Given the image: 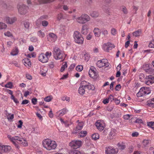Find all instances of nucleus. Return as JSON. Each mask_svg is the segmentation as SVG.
<instances>
[{"label": "nucleus", "instance_id": "obj_45", "mask_svg": "<svg viewBox=\"0 0 154 154\" xmlns=\"http://www.w3.org/2000/svg\"><path fill=\"white\" fill-rule=\"evenodd\" d=\"M110 132V130L109 129H105L103 132V134L104 135H106L107 134H109Z\"/></svg>", "mask_w": 154, "mask_h": 154}, {"label": "nucleus", "instance_id": "obj_52", "mask_svg": "<svg viewBox=\"0 0 154 154\" xmlns=\"http://www.w3.org/2000/svg\"><path fill=\"white\" fill-rule=\"evenodd\" d=\"M5 87L7 88H12V85L11 82H9L5 85Z\"/></svg>", "mask_w": 154, "mask_h": 154}, {"label": "nucleus", "instance_id": "obj_39", "mask_svg": "<svg viewBox=\"0 0 154 154\" xmlns=\"http://www.w3.org/2000/svg\"><path fill=\"white\" fill-rule=\"evenodd\" d=\"M104 11L108 15H109L110 13V9L107 7H105L104 8Z\"/></svg>", "mask_w": 154, "mask_h": 154}, {"label": "nucleus", "instance_id": "obj_42", "mask_svg": "<svg viewBox=\"0 0 154 154\" xmlns=\"http://www.w3.org/2000/svg\"><path fill=\"white\" fill-rule=\"evenodd\" d=\"M87 134V132L86 131H82L80 133V137H85Z\"/></svg>", "mask_w": 154, "mask_h": 154}, {"label": "nucleus", "instance_id": "obj_14", "mask_svg": "<svg viewBox=\"0 0 154 154\" xmlns=\"http://www.w3.org/2000/svg\"><path fill=\"white\" fill-rule=\"evenodd\" d=\"M11 149V147L10 146L0 145V150H1L2 152H8Z\"/></svg>", "mask_w": 154, "mask_h": 154}, {"label": "nucleus", "instance_id": "obj_8", "mask_svg": "<svg viewBox=\"0 0 154 154\" xmlns=\"http://www.w3.org/2000/svg\"><path fill=\"white\" fill-rule=\"evenodd\" d=\"M145 83L148 85L152 84L154 83V77L149 75L147 76L144 79Z\"/></svg>", "mask_w": 154, "mask_h": 154}, {"label": "nucleus", "instance_id": "obj_46", "mask_svg": "<svg viewBox=\"0 0 154 154\" xmlns=\"http://www.w3.org/2000/svg\"><path fill=\"white\" fill-rule=\"evenodd\" d=\"M122 11L123 12L124 14H127L128 13V10H127V8L125 6H122Z\"/></svg>", "mask_w": 154, "mask_h": 154}, {"label": "nucleus", "instance_id": "obj_64", "mask_svg": "<svg viewBox=\"0 0 154 154\" xmlns=\"http://www.w3.org/2000/svg\"><path fill=\"white\" fill-rule=\"evenodd\" d=\"M29 102V101L28 100H25L23 101L21 104L24 105V104H26L28 103Z\"/></svg>", "mask_w": 154, "mask_h": 154}, {"label": "nucleus", "instance_id": "obj_27", "mask_svg": "<svg viewBox=\"0 0 154 154\" xmlns=\"http://www.w3.org/2000/svg\"><path fill=\"white\" fill-rule=\"evenodd\" d=\"M142 33V31L141 29H138L133 32V35L135 37L140 36Z\"/></svg>", "mask_w": 154, "mask_h": 154}, {"label": "nucleus", "instance_id": "obj_1", "mask_svg": "<svg viewBox=\"0 0 154 154\" xmlns=\"http://www.w3.org/2000/svg\"><path fill=\"white\" fill-rule=\"evenodd\" d=\"M53 54L56 60H61V61H62L65 59V57H63V54L61 53L60 50L58 48H54Z\"/></svg>", "mask_w": 154, "mask_h": 154}, {"label": "nucleus", "instance_id": "obj_22", "mask_svg": "<svg viewBox=\"0 0 154 154\" xmlns=\"http://www.w3.org/2000/svg\"><path fill=\"white\" fill-rule=\"evenodd\" d=\"M93 32L95 36L96 37H99L100 35L101 32L100 29L97 28H94Z\"/></svg>", "mask_w": 154, "mask_h": 154}, {"label": "nucleus", "instance_id": "obj_11", "mask_svg": "<svg viewBox=\"0 0 154 154\" xmlns=\"http://www.w3.org/2000/svg\"><path fill=\"white\" fill-rule=\"evenodd\" d=\"M105 150L106 154H114L118 152V149H115L112 147H108L106 148Z\"/></svg>", "mask_w": 154, "mask_h": 154}, {"label": "nucleus", "instance_id": "obj_57", "mask_svg": "<svg viewBox=\"0 0 154 154\" xmlns=\"http://www.w3.org/2000/svg\"><path fill=\"white\" fill-rule=\"evenodd\" d=\"M30 40L32 42H35L37 41L38 39L36 37H33L31 38Z\"/></svg>", "mask_w": 154, "mask_h": 154}, {"label": "nucleus", "instance_id": "obj_28", "mask_svg": "<svg viewBox=\"0 0 154 154\" xmlns=\"http://www.w3.org/2000/svg\"><path fill=\"white\" fill-rule=\"evenodd\" d=\"M85 87H84V85H82L81 87H80L79 88V93L81 95H83L85 93Z\"/></svg>", "mask_w": 154, "mask_h": 154}, {"label": "nucleus", "instance_id": "obj_24", "mask_svg": "<svg viewBox=\"0 0 154 154\" xmlns=\"http://www.w3.org/2000/svg\"><path fill=\"white\" fill-rule=\"evenodd\" d=\"M55 0H38L39 4H44L52 2Z\"/></svg>", "mask_w": 154, "mask_h": 154}, {"label": "nucleus", "instance_id": "obj_6", "mask_svg": "<svg viewBox=\"0 0 154 154\" xmlns=\"http://www.w3.org/2000/svg\"><path fill=\"white\" fill-rule=\"evenodd\" d=\"M97 66L101 68L105 66V67H107L109 65V63L107 62V60L103 59L102 60H98L97 63Z\"/></svg>", "mask_w": 154, "mask_h": 154}, {"label": "nucleus", "instance_id": "obj_10", "mask_svg": "<svg viewBox=\"0 0 154 154\" xmlns=\"http://www.w3.org/2000/svg\"><path fill=\"white\" fill-rule=\"evenodd\" d=\"M14 140H16L19 142V144L22 145L23 146H26L28 145V143L26 140L23 138H20L18 136H15L14 138Z\"/></svg>", "mask_w": 154, "mask_h": 154}, {"label": "nucleus", "instance_id": "obj_19", "mask_svg": "<svg viewBox=\"0 0 154 154\" xmlns=\"http://www.w3.org/2000/svg\"><path fill=\"white\" fill-rule=\"evenodd\" d=\"M2 6L5 9L8 10H12L14 7L12 4H7L5 3H3L2 5Z\"/></svg>", "mask_w": 154, "mask_h": 154}, {"label": "nucleus", "instance_id": "obj_44", "mask_svg": "<svg viewBox=\"0 0 154 154\" xmlns=\"http://www.w3.org/2000/svg\"><path fill=\"white\" fill-rule=\"evenodd\" d=\"M145 76L143 73H140L139 75V78L140 79V80L141 82H143V79H145L144 78Z\"/></svg>", "mask_w": 154, "mask_h": 154}, {"label": "nucleus", "instance_id": "obj_62", "mask_svg": "<svg viewBox=\"0 0 154 154\" xmlns=\"http://www.w3.org/2000/svg\"><path fill=\"white\" fill-rule=\"evenodd\" d=\"M135 123H143V121L141 119H137L135 120Z\"/></svg>", "mask_w": 154, "mask_h": 154}, {"label": "nucleus", "instance_id": "obj_41", "mask_svg": "<svg viewBox=\"0 0 154 154\" xmlns=\"http://www.w3.org/2000/svg\"><path fill=\"white\" fill-rule=\"evenodd\" d=\"M147 105L153 107L154 106V102L151 100V101H148V102Z\"/></svg>", "mask_w": 154, "mask_h": 154}, {"label": "nucleus", "instance_id": "obj_5", "mask_svg": "<svg viewBox=\"0 0 154 154\" xmlns=\"http://www.w3.org/2000/svg\"><path fill=\"white\" fill-rule=\"evenodd\" d=\"M82 141L80 140H74L69 143V146L73 149H77L82 145Z\"/></svg>", "mask_w": 154, "mask_h": 154}, {"label": "nucleus", "instance_id": "obj_9", "mask_svg": "<svg viewBox=\"0 0 154 154\" xmlns=\"http://www.w3.org/2000/svg\"><path fill=\"white\" fill-rule=\"evenodd\" d=\"M95 125L100 131H102L105 128V124L100 120H98L95 123Z\"/></svg>", "mask_w": 154, "mask_h": 154}, {"label": "nucleus", "instance_id": "obj_59", "mask_svg": "<svg viewBox=\"0 0 154 154\" xmlns=\"http://www.w3.org/2000/svg\"><path fill=\"white\" fill-rule=\"evenodd\" d=\"M116 30L114 29V28H112L111 29V33L113 35H114L116 34Z\"/></svg>", "mask_w": 154, "mask_h": 154}, {"label": "nucleus", "instance_id": "obj_3", "mask_svg": "<svg viewBox=\"0 0 154 154\" xmlns=\"http://www.w3.org/2000/svg\"><path fill=\"white\" fill-rule=\"evenodd\" d=\"M151 92L149 88L148 87H143L141 88L138 92L137 94L138 97H142L150 93Z\"/></svg>", "mask_w": 154, "mask_h": 154}, {"label": "nucleus", "instance_id": "obj_49", "mask_svg": "<svg viewBox=\"0 0 154 154\" xmlns=\"http://www.w3.org/2000/svg\"><path fill=\"white\" fill-rule=\"evenodd\" d=\"M44 100L46 102H49L51 100V98L50 96H47L44 99Z\"/></svg>", "mask_w": 154, "mask_h": 154}, {"label": "nucleus", "instance_id": "obj_55", "mask_svg": "<svg viewBox=\"0 0 154 154\" xmlns=\"http://www.w3.org/2000/svg\"><path fill=\"white\" fill-rule=\"evenodd\" d=\"M4 35H5L7 36L8 37H10L11 36H12V34L9 31H8L6 32H5L4 33Z\"/></svg>", "mask_w": 154, "mask_h": 154}, {"label": "nucleus", "instance_id": "obj_58", "mask_svg": "<svg viewBox=\"0 0 154 154\" xmlns=\"http://www.w3.org/2000/svg\"><path fill=\"white\" fill-rule=\"evenodd\" d=\"M62 100L63 101L66 100V101L69 102L70 100V98L69 97H63L62 98Z\"/></svg>", "mask_w": 154, "mask_h": 154}, {"label": "nucleus", "instance_id": "obj_2", "mask_svg": "<svg viewBox=\"0 0 154 154\" xmlns=\"http://www.w3.org/2000/svg\"><path fill=\"white\" fill-rule=\"evenodd\" d=\"M90 18L89 16L86 14H83L80 16L76 18L77 21L79 23L83 24L89 21Z\"/></svg>", "mask_w": 154, "mask_h": 154}, {"label": "nucleus", "instance_id": "obj_51", "mask_svg": "<svg viewBox=\"0 0 154 154\" xmlns=\"http://www.w3.org/2000/svg\"><path fill=\"white\" fill-rule=\"evenodd\" d=\"M118 146L120 149H123L125 148V145L121 144L119 143L118 144Z\"/></svg>", "mask_w": 154, "mask_h": 154}, {"label": "nucleus", "instance_id": "obj_43", "mask_svg": "<svg viewBox=\"0 0 154 154\" xmlns=\"http://www.w3.org/2000/svg\"><path fill=\"white\" fill-rule=\"evenodd\" d=\"M24 27L26 29H28L29 27V23L27 21H25L23 23Z\"/></svg>", "mask_w": 154, "mask_h": 154}, {"label": "nucleus", "instance_id": "obj_38", "mask_svg": "<svg viewBox=\"0 0 154 154\" xmlns=\"http://www.w3.org/2000/svg\"><path fill=\"white\" fill-rule=\"evenodd\" d=\"M83 69V67L82 65H78L76 66V70L79 72H81V71Z\"/></svg>", "mask_w": 154, "mask_h": 154}, {"label": "nucleus", "instance_id": "obj_12", "mask_svg": "<svg viewBox=\"0 0 154 154\" xmlns=\"http://www.w3.org/2000/svg\"><path fill=\"white\" fill-rule=\"evenodd\" d=\"M38 60L43 63L47 62L48 60V58L44 54H40L38 57Z\"/></svg>", "mask_w": 154, "mask_h": 154}, {"label": "nucleus", "instance_id": "obj_21", "mask_svg": "<svg viewBox=\"0 0 154 154\" xmlns=\"http://www.w3.org/2000/svg\"><path fill=\"white\" fill-rule=\"evenodd\" d=\"M23 63H24L26 67H30L31 66V63L29 58H25L23 60Z\"/></svg>", "mask_w": 154, "mask_h": 154}, {"label": "nucleus", "instance_id": "obj_53", "mask_svg": "<svg viewBox=\"0 0 154 154\" xmlns=\"http://www.w3.org/2000/svg\"><path fill=\"white\" fill-rule=\"evenodd\" d=\"M32 102L33 105H35L37 103V99L35 98H32Z\"/></svg>", "mask_w": 154, "mask_h": 154}, {"label": "nucleus", "instance_id": "obj_4", "mask_svg": "<svg viewBox=\"0 0 154 154\" xmlns=\"http://www.w3.org/2000/svg\"><path fill=\"white\" fill-rule=\"evenodd\" d=\"M74 38L75 42L78 44H82L84 41L83 38L82 37L80 33L77 31L74 32Z\"/></svg>", "mask_w": 154, "mask_h": 154}, {"label": "nucleus", "instance_id": "obj_63", "mask_svg": "<svg viewBox=\"0 0 154 154\" xmlns=\"http://www.w3.org/2000/svg\"><path fill=\"white\" fill-rule=\"evenodd\" d=\"M95 70L96 69L93 66H91V68L89 71L93 72L95 73H96L95 71Z\"/></svg>", "mask_w": 154, "mask_h": 154}, {"label": "nucleus", "instance_id": "obj_29", "mask_svg": "<svg viewBox=\"0 0 154 154\" xmlns=\"http://www.w3.org/2000/svg\"><path fill=\"white\" fill-rule=\"evenodd\" d=\"M81 32L82 34L84 35H86L88 33V29L84 25L82 26Z\"/></svg>", "mask_w": 154, "mask_h": 154}, {"label": "nucleus", "instance_id": "obj_50", "mask_svg": "<svg viewBox=\"0 0 154 154\" xmlns=\"http://www.w3.org/2000/svg\"><path fill=\"white\" fill-rule=\"evenodd\" d=\"M11 99L13 100L14 101L15 103H19V102L18 101L17 99L15 98L13 95H11Z\"/></svg>", "mask_w": 154, "mask_h": 154}, {"label": "nucleus", "instance_id": "obj_48", "mask_svg": "<svg viewBox=\"0 0 154 154\" xmlns=\"http://www.w3.org/2000/svg\"><path fill=\"white\" fill-rule=\"evenodd\" d=\"M149 143V141L147 140H144L143 141V144L144 146H146Z\"/></svg>", "mask_w": 154, "mask_h": 154}, {"label": "nucleus", "instance_id": "obj_40", "mask_svg": "<svg viewBox=\"0 0 154 154\" xmlns=\"http://www.w3.org/2000/svg\"><path fill=\"white\" fill-rule=\"evenodd\" d=\"M64 63V64L63 65V66L61 68L60 71L61 72H63V71L65 68L67 67V64L66 62H65Z\"/></svg>", "mask_w": 154, "mask_h": 154}, {"label": "nucleus", "instance_id": "obj_30", "mask_svg": "<svg viewBox=\"0 0 154 154\" xmlns=\"http://www.w3.org/2000/svg\"><path fill=\"white\" fill-rule=\"evenodd\" d=\"M90 15L93 17H97L99 16V13L97 11H92L90 13Z\"/></svg>", "mask_w": 154, "mask_h": 154}, {"label": "nucleus", "instance_id": "obj_18", "mask_svg": "<svg viewBox=\"0 0 154 154\" xmlns=\"http://www.w3.org/2000/svg\"><path fill=\"white\" fill-rule=\"evenodd\" d=\"M108 45H104V49L105 51L108 52L109 50L112 49V48H114L115 46L111 43H108Z\"/></svg>", "mask_w": 154, "mask_h": 154}, {"label": "nucleus", "instance_id": "obj_32", "mask_svg": "<svg viewBox=\"0 0 154 154\" xmlns=\"http://www.w3.org/2000/svg\"><path fill=\"white\" fill-rule=\"evenodd\" d=\"M147 125L154 130V122H147Z\"/></svg>", "mask_w": 154, "mask_h": 154}, {"label": "nucleus", "instance_id": "obj_37", "mask_svg": "<svg viewBox=\"0 0 154 154\" xmlns=\"http://www.w3.org/2000/svg\"><path fill=\"white\" fill-rule=\"evenodd\" d=\"M68 110L64 108L62 110L60 111V113L59 114L60 116H62L65 114L67 112Z\"/></svg>", "mask_w": 154, "mask_h": 154}, {"label": "nucleus", "instance_id": "obj_20", "mask_svg": "<svg viewBox=\"0 0 154 154\" xmlns=\"http://www.w3.org/2000/svg\"><path fill=\"white\" fill-rule=\"evenodd\" d=\"M83 126V124L82 122L79 123L76 127L74 131L73 132V133L74 134L77 133L80 130L82 129Z\"/></svg>", "mask_w": 154, "mask_h": 154}, {"label": "nucleus", "instance_id": "obj_35", "mask_svg": "<svg viewBox=\"0 0 154 154\" xmlns=\"http://www.w3.org/2000/svg\"><path fill=\"white\" fill-rule=\"evenodd\" d=\"M99 135L97 133L94 134L92 135V139L95 140H97L99 138Z\"/></svg>", "mask_w": 154, "mask_h": 154}, {"label": "nucleus", "instance_id": "obj_13", "mask_svg": "<svg viewBox=\"0 0 154 154\" xmlns=\"http://www.w3.org/2000/svg\"><path fill=\"white\" fill-rule=\"evenodd\" d=\"M146 68L144 69V70L149 74H152L154 73V69L152 68V65L150 64H147L146 65Z\"/></svg>", "mask_w": 154, "mask_h": 154}, {"label": "nucleus", "instance_id": "obj_26", "mask_svg": "<svg viewBox=\"0 0 154 154\" xmlns=\"http://www.w3.org/2000/svg\"><path fill=\"white\" fill-rule=\"evenodd\" d=\"M88 85H84V87L87 88L89 90H94L95 88L94 85H91L89 83H88Z\"/></svg>", "mask_w": 154, "mask_h": 154}, {"label": "nucleus", "instance_id": "obj_7", "mask_svg": "<svg viewBox=\"0 0 154 154\" xmlns=\"http://www.w3.org/2000/svg\"><path fill=\"white\" fill-rule=\"evenodd\" d=\"M19 13L21 14H23L26 13L28 7L23 4L18 5L17 6Z\"/></svg>", "mask_w": 154, "mask_h": 154}, {"label": "nucleus", "instance_id": "obj_60", "mask_svg": "<svg viewBox=\"0 0 154 154\" xmlns=\"http://www.w3.org/2000/svg\"><path fill=\"white\" fill-rule=\"evenodd\" d=\"M19 124L17 126V127L19 128H21L22 127L23 122L22 120H20L18 121Z\"/></svg>", "mask_w": 154, "mask_h": 154}, {"label": "nucleus", "instance_id": "obj_23", "mask_svg": "<svg viewBox=\"0 0 154 154\" xmlns=\"http://www.w3.org/2000/svg\"><path fill=\"white\" fill-rule=\"evenodd\" d=\"M57 144L55 141L51 140V142L49 144V147H50L49 149H48V150H50L52 149H54L57 147Z\"/></svg>", "mask_w": 154, "mask_h": 154}, {"label": "nucleus", "instance_id": "obj_34", "mask_svg": "<svg viewBox=\"0 0 154 154\" xmlns=\"http://www.w3.org/2000/svg\"><path fill=\"white\" fill-rule=\"evenodd\" d=\"M115 133V130H114L111 131L110 130V132L109 133V137H108L109 139L110 140L113 138V136H114V134Z\"/></svg>", "mask_w": 154, "mask_h": 154}, {"label": "nucleus", "instance_id": "obj_47", "mask_svg": "<svg viewBox=\"0 0 154 154\" xmlns=\"http://www.w3.org/2000/svg\"><path fill=\"white\" fill-rule=\"evenodd\" d=\"M88 73L90 76L92 78H93L94 76H96V73H95L93 72L90 71H89Z\"/></svg>", "mask_w": 154, "mask_h": 154}, {"label": "nucleus", "instance_id": "obj_25", "mask_svg": "<svg viewBox=\"0 0 154 154\" xmlns=\"http://www.w3.org/2000/svg\"><path fill=\"white\" fill-rule=\"evenodd\" d=\"M15 137H13L12 138H11V141L13 143V144L15 146V147L19 149L18 144H19V142L16 140L13 139L14 138H15Z\"/></svg>", "mask_w": 154, "mask_h": 154}, {"label": "nucleus", "instance_id": "obj_56", "mask_svg": "<svg viewBox=\"0 0 154 154\" xmlns=\"http://www.w3.org/2000/svg\"><path fill=\"white\" fill-rule=\"evenodd\" d=\"M71 154H82L80 152L76 150H74L71 152Z\"/></svg>", "mask_w": 154, "mask_h": 154}, {"label": "nucleus", "instance_id": "obj_36", "mask_svg": "<svg viewBox=\"0 0 154 154\" xmlns=\"http://www.w3.org/2000/svg\"><path fill=\"white\" fill-rule=\"evenodd\" d=\"M7 25L5 23L0 22V30L6 28Z\"/></svg>", "mask_w": 154, "mask_h": 154}, {"label": "nucleus", "instance_id": "obj_17", "mask_svg": "<svg viewBox=\"0 0 154 154\" xmlns=\"http://www.w3.org/2000/svg\"><path fill=\"white\" fill-rule=\"evenodd\" d=\"M57 38V36L55 34L50 33L49 34L48 39V41L54 42L56 40Z\"/></svg>", "mask_w": 154, "mask_h": 154}, {"label": "nucleus", "instance_id": "obj_61", "mask_svg": "<svg viewBox=\"0 0 154 154\" xmlns=\"http://www.w3.org/2000/svg\"><path fill=\"white\" fill-rule=\"evenodd\" d=\"M121 88V86L120 84H119L116 85V88L115 90L116 91H119L120 89Z\"/></svg>", "mask_w": 154, "mask_h": 154}, {"label": "nucleus", "instance_id": "obj_33", "mask_svg": "<svg viewBox=\"0 0 154 154\" xmlns=\"http://www.w3.org/2000/svg\"><path fill=\"white\" fill-rule=\"evenodd\" d=\"M65 18H66L63 16V14L61 13H59L57 15V20L59 21L61 19H64Z\"/></svg>", "mask_w": 154, "mask_h": 154}, {"label": "nucleus", "instance_id": "obj_54", "mask_svg": "<svg viewBox=\"0 0 154 154\" xmlns=\"http://www.w3.org/2000/svg\"><path fill=\"white\" fill-rule=\"evenodd\" d=\"M48 22L45 20L43 21L42 22V24L44 26H47L48 25Z\"/></svg>", "mask_w": 154, "mask_h": 154}, {"label": "nucleus", "instance_id": "obj_31", "mask_svg": "<svg viewBox=\"0 0 154 154\" xmlns=\"http://www.w3.org/2000/svg\"><path fill=\"white\" fill-rule=\"evenodd\" d=\"M18 53V50L17 47H15L14 49H13L11 53V55L14 56L17 55Z\"/></svg>", "mask_w": 154, "mask_h": 154}, {"label": "nucleus", "instance_id": "obj_15", "mask_svg": "<svg viewBox=\"0 0 154 154\" xmlns=\"http://www.w3.org/2000/svg\"><path fill=\"white\" fill-rule=\"evenodd\" d=\"M51 142V140L49 139H46L44 140L43 141V147L47 150L48 149H49L50 147H49V145Z\"/></svg>", "mask_w": 154, "mask_h": 154}, {"label": "nucleus", "instance_id": "obj_16", "mask_svg": "<svg viewBox=\"0 0 154 154\" xmlns=\"http://www.w3.org/2000/svg\"><path fill=\"white\" fill-rule=\"evenodd\" d=\"M5 20L6 23L12 24L15 22L16 18L14 17L10 18L8 17H7L5 18Z\"/></svg>", "mask_w": 154, "mask_h": 154}]
</instances>
